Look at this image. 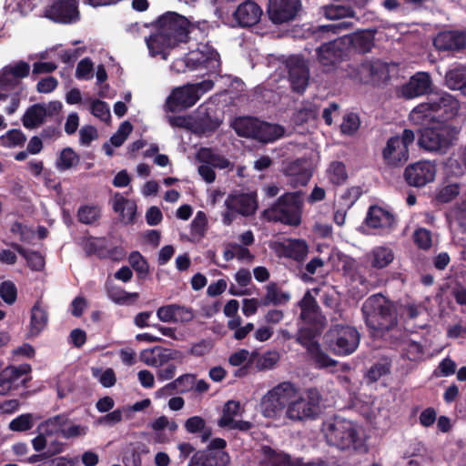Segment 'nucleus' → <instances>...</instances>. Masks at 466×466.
<instances>
[{"label": "nucleus", "instance_id": "nucleus-1", "mask_svg": "<svg viewBox=\"0 0 466 466\" xmlns=\"http://www.w3.org/2000/svg\"><path fill=\"white\" fill-rule=\"evenodd\" d=\"M365 323L374 337L396 344L400 331L397 329L398 313L394 304L381 294L369 297L361 308Z\"/></svg>", "mask_w": 466, "mask_h": 466}, {"label": "nucleus", "instance_id": "nucleus-2", "mask_svg": "<svg viewBox=\"0 0 466 466\" xmlns=\"http://www.w3.org/2000/svg\"><path fill=\"white\" fill-rule=\"evenodd\" d=\"M156 32L146 38L150 54L164 55L166 49L173 48L188 40L190 22L176 12H166L154 25Z\"/></svg>", "mask_w": 466, "mask_h": 466}, {"label": "nucleus", "instance_id": "nucleus-3", "mask_svg": "<svg viewBox=\"0 0 466 466\" xmlns=\"http://www.w3.org/2000/svg\"><path fill=\"white\" fill-rule=\"evenodd\" d=\"M460 108V101L454 96L441 92L415 106L410 116L415 124L439 123L443 126H455L454 119Z\"/></svg>", "mask_w": 466, "mask_h": 466}, {"label": "nucleus", "instance_id": "nucleus-4", "mask_svg": "<svg viewBox=\"0 0 466 466\" xmlns=\"http://www.w3.org/2000/svg\"><path fill=\"white\" fill-rule=\"evenodd\" d=\"M322 431L329 446L350 454H366L369 451L360 426L352 420L334 418L324 423Z\"/></svg>", "mask_w": 466, "mask_h": 466}, {"label": "nucleus", "instance_id": "nucleus-5", "mask_svg": "<svg viewBox=\"0 0 466 466\" xmlns=\"http://www.w3.org/2000/svg\"><path fill=\"white\" fill-rule=\"evenodd\" d=\"M304 206L303 192H288L263 211V218L268 222H280L287 226L298 227L301 223Z\"/></svg>", "mask_w": 466, "mask_h": 466}, {"label": "nucleus", "instance_id": "nucleus-6", "mask_svg": "<svg viewBox=\"0 0 466 466\" xmlns=\"http://www.w3.org/2000/svg\"><path fill=\"white\" fill-rule=\"evenodd\" d=\"M420 129L418 145L429 152L444 154L453 145L460 132L457 126H443L439 123H424Z\"/></svg>", "mask_w": 466, "mask_h": 466}, {"label": "nucleus", "instance_id": "nucleus-7", "mask_svg": "<svg viewBox=\"0 0 466 466\" xmlns=\"http://www.w3.org/2000/svg\"><path fill=\"white\" fill-rule=\"evenodd\" d=\"M344 76L355 83L379 86L390 80L389 65L380 59L363 60L360 64H349L343 69Z\"/></svg>", "mask_w": 466, "mask_h": 466}, {"label": "nucleus", "instance_id": "nucleus-8", "mask_svg": "<svg viewBox=\"0 0 466 466\" xmlns=\"http://www.w3.org/2000/svg\"><path fill=\"white\" fill-rule=\"evenodd\" d=\"M172 68L177 72H185L205 69L207 75H219L221 61L218 52L209 46H204L202 49L193 50L184 57L178 58L172 64Z\"/></svg>", "mask_w": 466, "mask_h": 466}, {"label": "nucleus", "instance_id": "nucleus-9", "mask_svg": "<svg viewBox=\"0 0 466 466\" xmlns=\"http://www.w3.org/2000/svg\"><path fill=\"white\" fill-rule=\"evenodd\" d=\"M415 138L414 131L409 128H405L400 136L390 137L381 152L384 165L390 168L403 167L410 158V146Z\"/></svg>", "mask_w": 466, "mask_h": 466}, {"label": "nucleus", "instance_id": "nucleus-10", "mask_svg": "<svg viewBox=\"0 0 466 466\" xmlns=\"http://www.w3.org/2000/svg\"><path fill=\"white\" fill-rule=\"evenodd\" d=\"M322 396L317 388L305 390L297 399L288 402L286 417L293 421L316 419L320 412Z\"/></svg>", "mask_w": 466, "mask_h": 466}, {"label": "nucleus", "instance_id": "nucleus-11", "mask_svg": "<svg viewBox=\"0 0 466 466\" xmlns=\"http://www.w3.org/2000/svg\"><path fill=\"white\" fill-rule=\"evenodd\" d=\"M324 339L332 353L337 356H348L358 349L360 334L354 327L335 325L325 334Z\"/></svg>", "mask_w": 466, "mask_h": 466}, {"label": "nucleus", "instance_id": "nucleus-12", "mask_svg": "<svg viewBox=\"0 0 466 466\" xmlns=\"http://www.w3.org/2000/svg\"><path fill=\"white\" fill-rule=\"evenodd\" d=\"M214 87L210 79L196 84H187L173 89L167 99V106L170 112L186 109L193 106L200 97Z\"/></svg>", "mask_w": 466, "mask_h": 466}, {"label": "nucleus", "instance_id": "nucleus-13", "mask_svg": "<svg viewBox=\"0 0 466 466\" xmlns=\"http://www.w3.org/2000/svg\"><path fill=\"white\" fill-rule=\"evenodd\" d=\"M297 389L290 381H283L268 390L260 402L262 414L266 418H275L296 397Z\"/></svg>", "mask_w": 466, "mask_h": 466}, {"label": "nucleus", "instance_id": "nucleus-14", "mask_svg": "<svg viewBox=\"0 0 466 466\" xmlns=\"http://www.w3.org/2000/svg\"><path fill=\"white\" fill-rule=\"evenodd\" d=\"M226 448V440L215 438L205 449L194 452L187 466H227L230 461V456Z\"/></svg>", "mask_w": 466, "mask_h": 466}, {"label": "nucleus", "instance_id": "nucleus-15", "mask_svg": "<svg viewBox=\"0 0 466 466\" xmlns=\"http://www.w3.org/2000/svg\"><path fill=\"white\" fill-rule=\"evenodd\" d=\"M285 67L291 90L303 95L309 81V67L307 60L302 56L293 55L286 59Z\"/></svg>", "mask_w": 466, "mask_h": 466}, {"label": "nucleus", "instance_id": "nucleus-16", "mask_svg": "<svg viewBox=\"0 0 466 466\" xmlns=\"http://www.w3.org/2000/svg\"><path fill=\"white\" fill-rule=\"evenodd\" d=\"M79 0H55L45 10V16L48 19L64 25L74 24L79 21Z\"/></svg>", "mask_w": 466, "mask_h": 466}, {"label": "nucleus", "instance_id": "nucleus-17", "mask_svg": "<svg viewBox=\"0 0 466 466\" xmlns=\"http://www.w3.org/2000/svg\"><path fill=\"white\" fill-rule=\"evenodd\" d=\"M317 59L324 67L335 66L349 56L341 37L323 43L316 49Z\"/></svg>", "mask_w": 466, "mask_h": 466}, {"label": "nucleus", "instance_id": "nucleus-18", "mask_svg": "<svg viewBox=\"0 0 466 466\" xmlns=\"http://www.w3.org/2000/svg\"><path fill=\"white\" fill-rule=\"evenodd\" d=\"M436 166L431 161H418L406 167L403 177L409 186L421 187L434 180Z\"/></svg>", "mask_w": 466, "mask_h": 466}, {"label": "nucleus", "instance_id": "nucleus-19", "mask_svg": "<svg viewBox=\"0 0 466 466\" xmlns=\"http://www.w3.org/2000/svg\"><path fill=\"white\" fill-rule=\"evenodd\" d=\"M365 224L370 228L377 229L380 235H386L395 228L396 218L389 210L373 205L368 209Z\"/></svg>", "mask_w": 466, "mask_h": 466}, {"label": "nucleus", "instance_id": "nucleus-20", "mask_svg": "<svg viewBox=\"0 0 466 466\" xmlns=\"http://www.w3.org/2000/svg\"><path fill=\"white\" fill-rule=\"evenodd\" d=\"M300 6V0H268L267 8L269 19L280 25L293 19Z\"/></svg>", "mask_w": 466, "mask_h": 466}, {"label": "nucleus", "instance_id": "nucleus-21", "mask_svg": "<svg viewBox=\"0 0 466 466\" xmlns=\"http://www.w3.org/2000/svg\"><path fill=\"white\" fill-rule=\"evenodd\" d=\"M432 80L427 72H417L411 76L407 83L400 89V96L405 99H412L428 95L431 91Z\"/></svg>", "mask_w": 466, "mask_h": 466}, {"label": "nucleus", "instance_id": "nucleus-22", "mask_svg": "<svg viewBox=\"0 0 466 466\" xmlns=\"http://www.w3.org/2000/svg\"><path fill=\"white\" fill-rule=\"evenodd\" d=\"M433 46L439 51L460 52L466 48V30H444L433 39Z\"/></svg>", "mask_w": 466, "mask_h": 466}, {"label": "nucleus", "instance_id": "nucleus-23", "mask_svg": "<svg viewBox=\"0 0 466 466\" xmlns=\"http://www.w3.org/2000/svg\"><path fill=\"white\" fill-rule=\"evenodd\" d=\"M375 30L357 31L351 35L341 36L345 42L346 49L350 54L351 51L359 54H366L374 46Z\"/></svg>", "mask_w": 466, "mask_h": 466}, {"label": "nucleus", "instance_id": "nucleus-24", "mask_svg": "<svg viewBox=\"0 0 466 466\" xmlns=\"http://www.w3.org/2000/svg\"><path fill=\"white\" fill-rule=\"evenodd\" d=\"M285 174L289 177V183L293 187H305L312 177L308 161L302 158L289 163L285 167Z\"/></svg>", "mask_w": 466, "mask_h": 466}, {"label": "nucleus", "instance_id": "nucleus-25", "mask_svg": "<svg viewBox=\"0 0 466 466\" xmlns=\"http://www.w3.org/2000/svg\"><path fill=\"white\" fill-rule=\"evenodd\" d=\"M261 7L252 0H246L237 7L233 14L235 20L242 27L257 25L262 15Z\"/></svg>", "mask_w": 466, "mask_h": 466}, {"label": "nucleus", "instance_id": "nucleus-26", "mask_svg": "<svg viewBox=\"0 0 466 466\" xmlns=\"http://www.w3.org/2000/svg\"><path fill=\"white\" fill-rule=\"evenodd\" d=\"M279 256L302 263L308 257L309 245L301 238H288L279 244Z\"/></svg>", "mask_w": 466, "mask_h": 466}, {"label": "nucleus", "instance_id": "nucleus-27", "mask_svg": "<svg viewBox=\"0 0 466 466\" xmlns=\"http://www.w3.org/2000/svg\"><path fill=\"white\" fill-rule=\"evenodd\" d=\"M222 121L214 115H211L208 108L200 106L198 109V115L194 120L193 127L196 133L210 134L215 132Z\"/></svg>", "mask_w": 466, "mask_h": 466}, {"label": "nucleus", "instance_id": "nucleus-28", "mask_svg": "<svg viewBox=\"0 0 466 466\" xmlns=\"http://www.w3.org/2000/svg\"><path fill=\"white\" fill-rule=\"evenodd\" d=\"M283 134L284 128L281 126L258 120L252 138L262 143H270L281 137Z\"/></svg>", "mask_w": 466, "mask_h": 466}, {"label": "nucleus", "instance_id": "nucleus-29", "mask_svg": "<svg viewBox=\"0 0 466 466\" xmlns=\"http://www.w3.org/2000/svg\"><path fill=\"white\" fill-rule=\"evenodd\" d=\"M84 249L88 256L96 255L100 258H109L112 264L116 261L115 248H107L104 238H89L84 244ZM114 265L111 266L113 270Z\"/></svg>", "mask_w": 466, "mask_h": 466}, {"label": "nucleus", "instance_id": "nucleus-30", "mask_svg": "<svg viewBox=\"0 0 466 466\" xmlns=\"http://www.w3.org/2000/svg\"><path fill=\"white\" fill-rule=\"evenodd\" d=\"M47 323V309L42 305L40 300H37L31 309L30 336H38L46 329Z\"/></svg>", "mask_w": 466, "mask_h": 466}, {"label": "nucleus", "instance_id": "nucleus-31", "mask_svg": "<svg viewBox=\"0 0 466 466\" xmlns=\"http://www.w3.org/2000/svg\"><path fill=\"white\" fill-rule=\"evenodd\" d=\"M46 117V104L37 103L30 106L22 116V123L25 128L32 129L39 127Z\"/></svg>", "mask_w": 466, "mask_h": 466}, {"label": "nucleus", "instance_id": "nucleus-32", "mask_svg": "<svg viewBox=\"0 0 466 466\" xmlns=\"http://www.w3.org/2000/svg\"><path fill=\"white\" fill-rule=\"evenodd\" d=\"M445 85L451 90H460L466 96V66H456L445 74Z\"/></svg>", "mask_w": 466, "mask_h": 466}, {"label": "nucleus", "instance_id": "nucleus-33", "mask_svg": "<svg viewBox=\"0 0 466 466\" xmlns=\"http://www.w3.org/2000/svg\"><path fill=\"white\" fill-rule=\"evenodd\" d=\"M290 299L289 293L279 289L277 283L270 282L266 287V294L259 299L260 306L268 307L269 305H284Z\"/></svg>", "mask_w": 466, "mask_h": 466}, {"label": "nucleus", "instance_id": "nucleus-34", "mask_svg": "<svg viewBox=\"0 0 466 466\" xmlns=\"http://www.w3.org/2000/svg\"><path fill=\"white\" fill-rule=\"evenodd\" d=\"M32 370L31 365L27 363H23L18 366L9 365L5 368L1 373L3 375L4 380H7L12 383V385L17 386L18 381L20 380L23 386H26L30 378L21 379L24 375H28Z\"/></svg>", "mask_w": 466, "mask_h": 466}, {"label": "nucleus", "instance_id": "nucleus-35", "mask_svg": "<svg viewBox=\"0 0 466 466\" xmlns=\"http://www.w3.org/2000/svg\"><path fill=\"white\" fill-rule=\"evenodd\" d=\"M263 454L268 466H299L300 460H293L290 455L277 452L269 446L263 447Z\"/></svg>", "mask_w": 466, "mask_h": 466}, {"label": "nucleus", "instance_id": "nucleus-36", "mask_svg": "<svg viewBox=\"0 0 466 466\" xmlns=\"http://www.w3.org/2000/svg\"><path fill=\"white\" fill-rule=\"evenodd\" d=\"M300 308V319L307 322H313L317 319L319 307L316 299L308 290L299 302Z\"/></svg>", "mask_w": 466, "mask_h": 466}, {"label": "nucleus", "instance_id": "nucleus-37", "mask_svg": "<svg viewBox=\"0 0 466 466\" xmlns=\"http://www.w3.org/2000/svg\"><path fill=\"white\" fill-rule=\"evenodd\" d=\"M394 259V253L391 248L387 247H376L369 254L370 266L374 268H384Z\"/></svg>", "mask_w": 466, "mask_h": 466}, {"label": "nucleus", "instance_id": "nucleus-38", "mask_svg": "<svg viewBox=\"0 0 466 466\" xmlns=\"http://www.w3.org/2000/svg\"><path fill=\"white\" fill-rule=\"evenodd\" d=\"M258 120L253 116H238L234 119L231 127L238 137L252 138Z\"/></svg>", "mask_w": 466, "mask_h": 466}, {"label": "nucleus", "instance_id": "nucleus-39", "mask_svg": "<svg viewBox=\"0 0 466 466\" xmlns=\"http://www.w3.org/2000/svg\"><path fill=\"white\" fill-rule=\"evenodd\" d=\"M12 248L23 258H25L27 266L35 271L41 270L45 266V259L38 251L26 250L20 244L13 243Z\"/></svg>", "mask_w": 466, "mask_h": 466}, {"label": "nucleus", "instance_id": "nucleus-40", "mask_svg": "<svg viewBox=\"0 0 466 466\" xmlns=\"http://www.w3.org/2000/svg\"><path fill=\"white\" fill-rule=\"evenodd\" d=\"M324 15L330 20L353 17L355 11L348 4H331L322 7Z\"/></svg>", "mask_w": 466, "mask_h": 466}, {"label": "nucleus", "instance_id": "nucleus-41", "mask_svg": "<svg viewBox=\"0 0 466 466\" xmlns=\"http://www.w3.org/2000/svg\"><path fill=\"white\" fill-rule=\"evenodd\" d=\"M327 177L334 186H341L348 179V172L346 166L341 161H332L327 170Z\"/></svg>", "mask_w": 466, "mask_h": 466}, {"label": "nucleus", "instance_id": "nucleus-42", "mask_svg": "<svg viewBox=\"0 0 466 466\" xmlns=\"http://www.w3.org/2000/svg\"><path fill=\"white\" fill-rule=\"evenodd\" d=\"M309 360L314 364L317 369H326L336 367L337 360L331 359L320 347L316 345L313 350L308 352Z\"/></svg>", "mask_w": 466, "mask_h": 466}, {"label": "nucleus", "instance_id": "nucleus-43", "mask_svg": "<svg viewBox=\"0 0 466 466\" xmlns=\"http://www.w3.org/2000/svg\"><path fill=\"white\" fill-rule=\"evenodd\" d=\"M127 261L136 271L138 279L144 280L147 278L149 274V264L139 251H132L127 258Z\"/></svg>", "mask_w": 466, "mask_h": 466}, {"label": "nucleus", "instance_id": "nucleus-44", "mask_svg": "<svg viewBox=\"0 0 466 466\" xmlns=\"http://www.w3.org/2000/svg\"><path fill=\"white\" fill-rule=\"evenodd\" d=\"M237 207V211L243 216H251L255 214L258 204L254 195L241 194L233 198Z\"/></svg>", "mask_w": 466, "mask_h": 466}, {"label": "nucleus", "instance_id": "nucleus-45", "mask_svg": "<svg viewBox=\"0 0 466 466\" xmlns=\"http://www.w3.org/2000/svg\"><path fill=\"white\" fill-rule=\"evenodd\" d=\"M118 213L120 220L125 224H131L137 214V204L133 200L126 199L118 195Z\"/></svg>", "mask_w": 466, "mask_h": 466}, {"label": "nucleus", "instance_id": "nucleus-46", "mask_svg": "<svg viewBox=\"0 0 466 466\" xmlns=\"http://www.w3.org/2000/svg\"><path fill=\"white\" fill-rule=\"evenodd\" d=\"M79 162V157L71 147L64 148L56 162V166L59 170H67L76 166Z\"/></svg>", "mask_w": 466, "mask_h": 466}, {"label": "nucleus", "instance_id": "nucleus-47", "mask_svg": "<svg viewBox=\"0 0 466 466\" xmlns=\"http://www.w3.org/2000/svg\"><path fill=\"white\" fill-rule=\"evenodd\" d=\"M391 363L388 360L374 363L367 371L366 379L369 382H376L381 377L390 373Z\"/></svg>", "mask_w": 466, "mask_h": 466}, {"label": "nucleus", "instance_id": "nucleus-48", "mask_svg": "<svg viewBox=\"0 0 466 466\" xmlns=\"http://www.w3.org/2000/svg\"><path fill=\"white\" fill-rule=\"evenodd\" d=\"M99 218L100 209L96 206L84 205L78 208L77 218L83 224L91 225L97 221Z\"/></svg>", "mask_w": 466, "mask_h": 466}, {"label": "nucleus", "instance_id": "nucleus-49", "mask_svg": "<svg viewBox=\"0 0 466 466\" xmlns=\"http://www.w3.org/2000/svg\"><path fill=\"white\" fill-rule=\"evenodd\" d=\"M34 426V420H33V415L31 413H24L14 420H12L9 423V429L12 431H26L33 428Z\"/></svg>", "mask_w": 466, "mask_h": 466}, {"label": "nucleus", "instance_id": "nucleus-50", "mask_svg": "<svg viewBox=\"0 0 466 466\" xmlns=\"http://www.w3.org/2000/svg\"><path fill=\"white\" fill-rule=\"evenodd\" d=\"M159 354L157 355L159 367L168 364L170 360H177L182 363L185 359V354L178 350L167 349L161 346H159Z\"/></svg>", "mask_w": 466, "mask_h": 466}, {"label": "nucleus", "instance_id": "nucleus-51", "mask_svg": "<svg viewBox=\"0 0 466 466\" xmlns=\"http://www.w3.org/2000/svg\"><path fill=\"white\" fill-rule=\"evenodd\" d=\"M413 241L420 249H430L432 246V236L431 230L424 228L416 229L413 233Z\"/></svg>", "mask_w": 466, "mask_h": 466}, {"label": "nucleus", "instance_id": "nucleus-52", "mask_svg": "<svg viewBox=\"0 0 466 466\" xmlns=\"http://www.w3.org/2000/svg\"><path fill=\"white\" fill-rule=\"evenodd\" d=\"M0 297L8 305H12L17 299V289L11 280H5L0 284Z\"/></svg>", "mask_w": 466, "mask_h": 466}, {"label": "nucleus", "instance_id": "nucleus-53", "mask_svg": "<svg viewBox=\"0 0 466 466\" xmlns=\"http://www.w3.org/2000/svg\"><path fill=\"white\" fill-rule=\"evenodd\" d=\"M2 138L4 146L8 147L23 146L26 141L25 135L20 129L8 130Z\"/></svg>", "mask_w": 466, "mask_h": 466}, {"label": "nucleus", "instance_id": "nucleus-54", "mask_svg": "<svg viewBox=\"0 0 466 466\" xmlns=\"http://www.w3.org/2000/svg\"><path fill=\"white\" fill-rule=\"evenodd\" d=\"M94 65L90 58L80 60L76 70V77L79 80H89L93 77Z\"/></svg>", "mask_w": 466, "mask_h": 466}, {"label": "nucleus", "instance_id": "nucleus-55", "mask_svg": "<svg viewBox=\"0 0 466 466\" xmlns=\"http://www.w3.org/2000/svg\"><path fill=\"white\" fill-rule=\"evenodd\" d=\"M298 343L306 349L307 353L319 343L315 339V333L310 329H300L297 338Z\"/></svg>", "mask_w": 466, "mask_h": 466}, {"label": "nucleus", "instance_id": "nucleus-56", "mask_svg": "<svg viewBox=\"0 0 466 466\" xmlns=\"http://www.w3.org/2000/svg\"><path fill=\"white\" fill-rule=\"evenodd\" d=\"M91 113L104 122L111 119L108 105L99 99H96L91 103Z\"/></svg>", "mask_w": 466, "mask_h": 466}, {"label": "nucleus", "instance_id": "nucleus-57", "mask_svg": "<svg viewBox=\"0 0 466 466\" xmlns=\"http://www.w3.org/2000/svg\"><path fill=\"white\" fill-rule=\"evenodd\" d=\"M92 375L98 379L99 382L106 388L113 386L116 382L115 372L112 369L103 371L99 368H92Z\"/></svg>", "mask_w": 466, "mask_h": 466}, {"label": "nucleus", "instance_id": "nucleus-58", "mask_svg": "<svg viewBox=\"0 0 466 466\" xmlns=\"http://www.w3.org/2000/svg\"><path fill=\"white\" fill-rule=\"evenodd\" d=\"M460 193L458 185L451 184L442 187L436 195V200L439 203H449L452 201Z\"/></svg>", "mask_w": 466, "mask_h": 466}, {"label": "nucleus", "instance_id": "nucleus-59", "mask_svg": "<svg viewBox=\"0 0 466 466\" xmlns=\"http://www.w3.org/2000/svg\"><path fill=\"white\" fill-rule=\"evenodd\" d=\"M159 350V346L143 350L139 354V360L147 366L158 368L159 360H157V355Z\"/></svg>", "mask_w": 466, "mask_h": 466}, {"label": "nucleus", "instance_id": "nucleus-60", "mask_svg": "<svg viewBox=\"0 0 466 466\" xmlns=\"http://www.w3.org/2000/svg\"><path fill=\"white\" fill-rule=\"evenodd\" d=\"M360 118L358 115L350 113L344 116L343 122L341 124V131L346 135L354 134L360 127Z\"/></svg>", "mask_w": 466, "mask_h": 466}, {"label": "nucleus", "instance_id": "nucleus-61", "mask_svg": "<svg viewBox=\"0 0 466 466\" xmlns=\"http://www.w3.org/2000/svg\"><path fill=\"white\" fill-rule=\"evenodd\" d=\"M208 219L205 212L198 211L191 221V232L199 237L204 236L207 228Z\"/></svg>", "mask_w": 466, "mask_h": 466}, {"label": "nucleus", "instance_id": "nucleus-62", "mask_svg": "<svg viewBox=\"0 0 466 466\" xmlns=\"http://www.w3.org/2000/svg\"><path fill=\"white\" fill-rule=\"evenodd\" d=\"M205 426L206 420L200 416H192L188 418L184 424L186 431L191 434H196L202 431Z\"/></svg>", "mask_w": 466, "mask_h": 466}, {"label": "nucleus", "instance_id": "nucleus-63", "mask_svg": "<svg viewBox=\"0 0 466 466\" xmlns=\"http://www.w3.org/2000/svg\"><path fill=\"white\" fill-rule=\"evenodd\" d=\"M6 69L17 80L28 76L30 73V66L25 61H19Z\"/></svg>", "mask_w": 466, "mask_h": 466}, {"label": "nucleus", "instance_id": "nucleus-64", "mask_svg": "<svg viewBox=\"0 0 466 466\" xmlns=\"http://www.w3.org/2000/svg\"><path fill=\"white\" fill-rule=\"evenodd\" d=\"M157 318L163 322L176 323V304L162 306L157 310Z\"/></svg>", "mask_w": 466, "mask_h": 466}]
</instances>
